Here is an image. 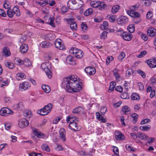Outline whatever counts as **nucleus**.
Instances as JSON below:
<instances>
[{"label":"nucleus","mask_w":156,"mask_h":156,"mask_svg":"<svg viewBox=\"0 0 156 156\" xmlns=\"http://www.w3.org/2000/svg\"><path fill=\"white\" fill-rule=\"evenodd\" d=\"M151 128L150 125H147L144 126H142L140 127V129L142 131H147L149 130Z\"/></svg>","instance_id":"nucleus-37"},{"label":"nucleus","mask_w":156,"mask_h":156,"mask_svg":"<svg viewBox=\"0 0 156 156\" xmlns=\"http://www.w3.org/2000/svg\"><path fill=\"white\" fill-rule=\"evenodd\" d=\"M129 21L128 18L126 16H121L117 19V23L121 25H125Z\"/></svg>","instance_id":"nucleus-8"},{"label":"nucleus","mask_w":156,"mask_h":156,"mask_svg":"<svg viewBox=\"0 0 156 156\" xmlns=\"http://www.w3.org/2000/svg\"><path fill=\"white\" fill-rule=\"evenodd\" d=\"M0 15L4 17H6V16L5 11L2 9H0Z\"/></svg>","instance_id":"nucleus-60"},{"label":"nucleus","mask_w":156,"mask_h":156,"mask_svg":"<svg viewBox=\"0 0 156 156\" xmlns=\"http://www.w3.org/2000/svg\"><path fill=\"white\" fill-rule=\"evenodd\" d=\"M126 149L129 151H135L134 149H133V147H131V146L128 145H126Z\"/></svg>","instance_id":"nucleus-58"},{"label":"nucleus","mask_w":156,"mask_h":156,"mask_svg":"<svg viewBox=\"0 0 156 156\" xmlns=\"http://www.w3.org/2000/svg\"><path fill=\"white\" fill-rule=\"evenodd\" d=\"M85 71L87 75H94L96 72L95 69L92 67L88 66L85 68Z\"/></svg>","instance_id":"nucleus-11"},{"label":"nucleus","mask_w":156,"mask_h":156,"mask_svg":"<svg viewBox=\"0 0 156 156\" xmlns=\"http://www.w3.org/2000/svg\"><path fill=\"white\" fill-rule=\"evenodd\" d=\"M87 25L85 23H83L81 24V28L83 31L86 30H87Z\"/></svg>","instance_id":"nucleus-62"},{"label":"nucleus","mask_w":156,"mask_h":156,"mask_svg":"<svg viewBox=\"0 0 156 156\" xmlns=\"http://www.w3.org/2000/svg\"><path fill=\"white\" fill-rule=\"evenodd\" d=\"M12 10L13 11V14H16V16H19L20 15V10L18 6L16 5L14 6Z\"/></svg>","instance_id":"nucleus-24"},{"label":"nucleus","mask_w":156,"mask_h":156,"mask_svg":"<svg viewBox=\"0 0 156 156\" xmlns=\"http://www.w3.org/2000/svg\"><path fill=\"white\" fill-rule=\"evenodd\" d=\"M115 138L117 140H121L124 138L123 134L119 132H117L115 133Z\"/></svg>","instance_id":"nucleus-20"},{"label":"nucleus","mask_w":156,"mask_h":156,"mask_svg":"<svg viewBox=\"0 0 156 156\" xmlns=\"http://www.w3.org/2000/svg\"><path fill=\"white\" fill-rule=\"evenodd\" d=\"M18 125L21 128H25L29 125V122L25 118H23L19 120Z\"/></svg>","instance_id":"nucleus-9"},{"label":"nucleus","mask_w":156,"mask_h":156,"mask_svg":"<svg viewBox=\"0 0 156 156\" xmlns=\"http://www.w3.org/2000/svg\"><path fill=\"white\" fill-rule=\"evenodd\" d=\"M107 32L104 31L101 34L100 36L101 39H105L107 37Z\"/></svg>","instance_id":"nucleus-49"},{"label":"nucleus","mask_w":156,"mask_h":156,"mask_svg":"<svg viewBox=\"0 0 156 156\" xmlns=\"http://www.w3.org/2000/svg\"><path fill=\"white\" fill-rule=\"evenodd\" d=\"M15 109L19 110L20 111L23 110L24 107L22 102H20L14 106Z\"/></svg>","instance_id":"nucleus-26"},{"label":"nucleus","mask_w":156,"mask_h":156,"mask_svg":"<svg viewBox=\"0 0 156 156\" xmlns=\"http://www.w3.org/2000/svg\"><path fill=\"white\" fill-rule=\"evenodd\" d=\"M30 87V84L27 81L23 82L20 85L19 89L22 91L25 90Z\"/></svg>","instance_id":"nucleus-12"},{"label":"nucleus","mask_w":156,"mask_h":156,"mask_svg":"<svg viewBox=\"0 0 156 156\" xmlns=\"http://www.w3.org/2000/svg\"><path fill=\"white\" fill-rule=\"evenodd\" d=\"M5 64L6 67H8L10 69H12L15 67L14 64L10 62H5Z\"/></svg>","instance_id":"nucleus-30"},{"label":"nucleus","mask_w":156,"mask_h":156,"mask_svg":"<svg viewBox=\"0 0 156 156\" xmlns=\"http://www.w3.org/2000/svg\"><path fill=\"white\" fill-rule=\"evenodd\" d=\"M51 45V44L48 41L42 42L40 44L41 46L43 48H47Z\"/></svg>","instance_id":"nucleus-28"},{"label":"nucleus","mask_w":156,"mask_h":156,"mask_svg":"<svg viewBox=\"0 0 156 156\" xmlns=\"http://www.w3.org/2000/svg\"><path fill=\"white\" fill-rule=\"evenodd\" d=\"M127 29L130 33H133L135 30V26L133 24H130L128 27Z\"/></svg>","instance_id":"nucleus-36"},{"label":"nucleus","mask_w":156,"mask_h":156,"mask_svg":"<svg viewBox=\"0 0 156 156\" xmlns=\"http://www.w3.org/2000/svg\"><path fill=\"white\" fill-rule=\"evenodd\" d=\"M120 35L124 40L128 41H130L133 37V35L131 34L126 32H123Z\"/></svg>","instance_id":"nucleus-10"},{"label":"nucleus","mask_w":156,"mask_h":156,"mask_svg":"<svg viewBox=\"0 0 156 156\" xmlns=\"http://www.w3.org/2000/svg\"><path fill=\"white\" fill-rule=\"evenodd\" d=\"M115 90L119 92H121L122 91L123 88L121 86H118L116 87Z\"/></svg>","instance_id":"nucleus-59"},{"label":"nucleus","mask_w":156,"mask_h":156,"mask_svg":"<svg viewBox=\"0 0 156 156\" xmlns=\"http://www.w3.org/2000/svg\"><path fill=\"white\" fill-rule=\"evenodd\" d=\"M37 112L38 114L41 115H46L48 114L44 107L42 108L37 110Z\"/></svg>","instance_id":"nucleus-22"},{"label":"nucleus","mask_w":156,"mask_h":156,"mask_svg":"<svg viewBox=\"0 0 156 156\" xmlns=\"http://www.w3.org/2000/svg\"><path fill=\"white\" fill-rule=\"evenodd\" d=\"M120 9V6L118 5H115L113 6L111 9V12L112 14H115L117 13Z\"/></svg>","instance_id":"nucleus-23"},{"label":"nucleus","mask_w":156,"mask_h":156,"mask_svg":"<svg viewBox=\"0 0 156 156\" xmlns=\"http://www.w3.org/2000/svg\"><path fill=\"white\" fill-rule=\"evenodd\" d=\"M41 148L43 151H49L50 149L48 146L46 144H44L41 146Z\"/></svg>","instance_id":"nucleus-44"},{"label":"nucleus","mask_w":156,"mask_h":156,"mask_svg":"<svg viewBox=\"0 0 156 156\" xmlns=\"http://www.w3.org/2000/svg\"><path fill=\"white\" fill-rule=\"evenodd\" d=\"M13 11L10 9H8L7 11V14L8 16L10 18H12L13 15Z\"/></svg>","instance_id":"nucleus-43"},{"label":"nucleus","mask_w":156,"mask_h":156,"mask_svg":"<svg viewBox=\"0 0 156 156\" xmlns=\"http://www.w3.org/2000/svg\"><path fill=\"white\" fill-rule=\"evenodd\" d=\"M14 62L16 64L19 65H21L23 63V61L18 58H15Z\"/></svg>","instance_id":"nucleus-41"},{"label":"nucleus","mask_w":156,"mask_h":156,"mask_svg":"<svg viewBox=\"0 0 156 156\" xmlns=\"http://www.w3.org/2000/svg\"><path fill=\"white\" fill-rule=\"evenodd\" d=\"M121 98L123 99H127L129 98V95L127 93L124 92L121 96Z\"/></svg>","instance_id":"nucleus-45"},{"label":"nucleus","mask_w":156,"mask_h":156,"mask_svg":"<svg viewBox=\"0 0 156 156\" xmlns=\"http://www.w3.org/2000/svg\"><path fill=\"white\" fill-rule=\"evenodd\" d=\"M138 137L140 139L143 140H146L147 138H148V136H147L144 133H139Z\"/></svg>","instance_id":"nucleus-33"},{"label":"nucleus","mask_w":156,"mask_h":156,"mask_svg":"<svg viewBox=\"0 0 156 156\" xmlns=\"http://www.w3.org/2000/svg\"><path fill=\"white\" fill-rule=\"evenodd\" d=\"M131 98L132 100H139L140 99V97L138 94L136 93H134L132 94L131 96Z\"/></svg>","instance_id":"nucleus-27"},{"label":"nucleus","mask_w":156,"mask_h":156,"mask_svg":"<svg viewBox=\"0 0 156 156\" xmlns=\"http://www.w3.org/2000/svg\"><path fill=\"white\" fill-rule=\"evenodd\" d=\"M74 119L76 120L75 118H73V116H69L67 118V121L68 123H70L71 122L75 121Z\"/></svg>","instance_id":"nucleus-48"},{"label":"nucleus","mask_w":156,"mask_h":156,"mask_svg":"<svg viewBox=\"0 0 156 156\" xmlns=\"http://www.w3.org/2000/svg\"><path fill=\"white\" fill-rule=\"evenodd\" d=\"M23 64L26 66H28L32 65V63L29 59L25 58L23 61Z\"/></svg>","instance_id":"nucleus-34"},{"label":"nucleus","mask_w":156,"mask_h":156,"mask_svg":"<svg viewBox=\"0 0 156 156\" xmlns=\"http://www.w3.org/2000/svg\"><path fill=\"white\" fill-rule=\"evenodd\" d=\"M140 5L139 4L136 5H133L131 7V8H133V9H131V10L133 11V10H136L138 9Z\"/></svg>","instance_id":"nucleus-61"},{"label":"nucleus","mask_w":156,"mask_h":156,"mask_svg":"<svg viewBox=\"0 0 156 156\" xmlns=\"http://www.w3.org/2000/svg\"><path fill=\"white\" fill-rule=\"evenodd\" d=\"M52 106V104L51 103H49L44 107V108L46 109L48 113L51 111Z\"/></svg>","instance_id":"nucleus-32"},{"label":"nucleus","mask_w":156,"mask_h":156,"mask_svg":"<svg viewBox=\"0 0 156 156\" xmlns=\"http://www.w3.org/2000/svg\"><path fill=\"white\" fill-rule=\"evenodd\" d=\"M28 49V45L25 44H23L20 47V51L21 52L25 53L27 52Z\"/></svg>","instance_id":"nucleus-17"},{"label":"nucleus","mask_w":156,"mask_h":156,"mask_svg":"<svg viewBox=\"0 0 156 156\" xmlns=\"http://www.w3.org/2000/svg\"><path fill=\"white\" fill-rule=\"evenodd\" d=\"M48 64V62L43 63L41 64V67L45 71L47 76L50 78L52 76V73L47 66Z\"/></svg>","instance_id":"nucleus-6"},{"label":"nucleus","mask_w":156,"mask_h":156,"mask_svg":"<svg viewBox=\"0 0 156 156\" xmlns=\"http://www.w3.org/2000/svg\"><path fill=\"white\" fill-rule=\"evenodd\" d=\"M6 108H2L0 110V115L2 116H4L6 115Z\"/></svg>","instance_id":"nucleus-50"},{"label":"nucleus","mask_w":156,"mask_h":156,"mask_svg":"<svg viewBox=\"0 0 156 156\" xmlns=\"http://www.w3.org/2000/svg\"><path fill=\"white\" fill-rule=\"evenodd\" d=\"M66 61L67 62H72L73 61V57L71 55L68 56L66 58Z\"/></svg>","instance_id":"nucleus-57"},{"label":"nucleus","mask_w":156,"mask_h":156,"mask_svg":"<svg viewBox=\"0 0 156 156\" xmlns=\"http://www.w3.org/2000/svg\"><path fill=\"white\" fill-rule=\"evenodd\" d=\"M93 9L92 8H90L87 9L84 12V14L85 16H87L91 14L93 12Z\"/></svg>","instance_id":"nucleus-40"},{"label":"nucleus","mask_w":156,"mask_h":156,"mask_svg":"<svg viewBox=\"0 0 156 156\" xmlns=\"http://www.w3.org/2000/svg\"><path fill=\"white\" fill-rule=\"evenodd\" d=\"M91 6L93 8L98 7L100 10L102 9L107 10L109 8V5H106L105 2H101L99 1L92 2L90 3Z\"/></svg>","instance_id":"nucleus-3"},{"label":"nucleus","mask_w":156,"mask_h":156,"mask_svg":"<svg viewBox=\"0 0 156 156\" xmlns=\"http://www.w3.org/2000/svg\"><path fill=\"white\" fill-rule=\"evenodd\" d=\"M61 40L60 39H57L56 41L55 45L56 48L60 50H63L65 49V47L61 43Z\"/></svg>","instance_id":"nucleus-13"},{"label":"nucleus","mask_w":156,"mask_h":156,"mask_svg":"<svg viewBox=\"0 0 156 156\" xmlns=\"http://www.w3.org/2000/svg\"><path fill=\"white\" fill-rule=\"evenodd\" d=\"M32 130L34 134L37 136L39 138L43 137L45 135L44 134L38 131V130L35 128H33Z\"/></svg>","instance_id":"nucleus-19"},{"label":"nucleus","mask_w":156,"mask_h":156,"mask_svg":"<svg viewBox=\"0 0 156 156\" xmlns=\"http://www.w3.org/2000/svg\"><path fill=\"white\" fill-rule=\"evenodd\" d=\"M27 38L25 36H22L20 40V43H23L26 40Z\"/></svg>","instance_id":"nucleus-63"},{"label":"nucleus","mask_w":156,"mask_h":156,"mask_svg":"<svg viewBox=\"0 0 156 156\" xmlns=\"http://www.w3.org/2000/svg\"><path fill=\"white\" fill-rule=\"evenodd\" d=\"M133 73V69H129L126 71V75L127 76H129L132 74Z\"/></svg>","instance_id":"nucleus-46"},{"label":"nucleus","mask_w":156,"mask_h":156,"mask_svg":"<svg viewBox=\"0 0 156 156\" xmlns=\"http://www.w3.org/2000/svg\"><path fill=\"white\" fill-rule=\"evenodd\" d=\"M23 115L26 118H30L31 112L30 110H26L24 112Z\"/></svg>","instance_id":"nucleus-39"},{"label":"nucleus","mask_w":156,"mask_h":156,"mask_svg":"<svg viewBox=\"0 0 156 156\" xmlns=\"http://www.w3.org/2000/svg\"><path fill=\"white\" fill-rule=\"evenodd\" d=\"M42 88L44 92L46 93H48L50 91V87L46 85H43L42 86Z\"/></svg>","instance_id":"nucleus-29"},{"label":"nucleus","mask_w":156,"mask_h":156,"mask_svg":"<svg viewBox=\"0 0 156 156\" xmlns=\"http://www.w3.org/2000/svg\"><path fill=\"white\" fill-rule=\"evenodd\" d=\"M113 59V57L112 56H108L106 60V63L108 65L111 61Z\"/></svg>","instance_id":"nucleus-54"},{"label":"nucleus","mask_w":156,"mask_h":156,"mask_svg":"<svg viewBox=\"0 0 156 156\" xmlns=\"http://www.w3.org/2000/svg\"><path fill=\"white\" fill-rule=\"evenodd\" d=\"M29 156H42V155L41 153H37L34 152L29 153Z\"/></svg>","instance_id":"nucleus-51"},{"label":"nucleus","mask_w":156,"mask_h":156,"mask_svg":"<svg viewBox=\"0 0 156 156\" xmlns=\"http://www.w3.org/2000/svg\"><path fill=\"white\" fill-rule=\"evenodd\" d=\"M137 73L140 75L143 78H144L146 76L145 73L142 71L141 69H139L137 71Z\"/></svg>","instance_id":"nucleus-52"},{"label":"nucleus","mask_w":156,"mask_h":156,"mask_svg":"<svg viewBox=\"0 0 156 156\" xmlns=\"http://www.w3.org/2000/svg\"><path fill=\"white\" fill-rule=\"evenodd\" d=\"M125 56V53L124 52H122L120 55L118 56V58L119 59L122 60Z\"/></svg>","instance_id":"nucleus-56"},{"label":"nucleus","mask_w":156,"mask_h":156,"mask_svg":"<svg viewBox=\"0 0 156 156\" xmlns=\"http://www.w3.org/2000/svg\"><path fill=\"white\" fill-rule=\"evenodd\" d=\"M83 110V108L81 106L75 108L73 111V112L74 113L80 114L82 113Z\"/></svg>","instance_id":"nucleus-21"},{"label":"nucleus","mask_w":156,"mask_h":156,"mask_svg":"<svg viewBox=\"0 0 156 156\" xmlns=\"http://www.w3.org/2000/svg\"><path fill=\"white\" fill-rule=\"evenodd\" d=\"M147 35L151 37L155 36L156 33V30L154 27H149L147 31Z\"/></svg>","instance_id":"nucleus-15"},{"label":"nucleus","mask_w":156,"mask_h":156,"mask_svg":"<svg viewBox=\"0 0 156 156\" xmlns=\"http://www.w3.org/2000/svg\"><path fill=\"white\" fill-rule=\"evenodd\" d=\"M147 63L151 68L156 67V59L154 58L147 60Z\"/></svg>","instance_id":"nucleus-14"},{"label":"nucleus","mask_w":156,"mask_h":156,"mask_svg":"<svg viewBox=\"0 0 156 156\" xmlns=\"http://www.w3.org/2000/svg\"><path fill=\"white\" fill-rule=\"evenodd\" d=\"M78 121V120H77V121H75L71 122L70 123H70L69 125V128L70 129L75 131H78L80 130L81 129V127L76 123V122Z\"/></svg>","instance_id":"nucleus-7"},{"label":"nucleus","mask_w":156,"mask_h":156,"mask_svg":"<svg viewBox=\"0 0 156 156\" xmlns=\"http://www.w3.org/2000/svg\"><path fill=\"white\" fill-rule=\"evenodd\" d=\"M150 121V120L149 119H146L142 120L140 124L141 125H144L146 123H147Z\"/></svg>","instance_id":"nucleus-53"},{"label":"nucleus","mask_w":156,"mask_h":156,"mask_svg":"<svg viewBox=\"0 0 156 156\" xmlns=\"http://www.w3.org/2000/svg\"><path fill=\"white\" fill-rule=\"evenodd\" d=\"M153 16V13L151 11L148 12L147 14L146 17L147 19H150Z\"/></svg>","instance_id":"nucleus-55"},{"label":"nucleus","mask_w":156,"mask_h":156,"mask_svg":"<svg viewBox=\"0 0 156 156\" xmlns=\"http://www.w3.org/2000/svg\"><path fill=\"white\" fill-rule=\"evenodd\" d=\"M69 52L78 58H81L83 56V51L80 50L75 47L72 48L69 50Z\"/></svg>","instance_id":"nucleus-5"},{"label":"nucleus","mask_w":156,"mask_h":156,"mask_svg":"<svg viewBox=\"0 0 156 156\" xmlns=\"http://www.w3.org/2000/svg\"><path fill=\"white\" fill-rule=\"evenodd\" d=\"M55 37L54 34L51 33H48L45 35V38L49 41L53 40Z\"/></svg>","instance_id":"nucleus-25"},{"label":"nucleus","mask_w":156,"mask_h":156,"mask_svg":"<svg viewBox=\"0 0 156 156\" xmlns=\"http://www.w3.org/2000/svg\"><path fill=\"white\" fill-rule=\"evenodd\" d=\"M147 52L146 51H143L140 53V54L138 56V57L139 58H142L146 55Z\"/></svg>","instance_id":"nucleus-64"},{"label":"nucleus","mask_w":156,"mask_h":156,"mask_svg":"<svg viewBox=\"0 0 156 156\" xmlns=\"http://www.w3.org/2000/svg\"><path fill=\"white\" fill-rule=\"evenodd\" d=\"M66 131L64 129H61L59 131L60 136L61 140L63 141H66V139L65 136Z\"/></svg>","instance_id":"nucleus-16"},{"label":"nucleus","mask_w":156,"mask_h":156,"mask_svg":"<svg viewBox=\"0 0 156 156\" xmlns=\"http://www.w3.org/2000/svg\"><path fill=\"white\" fill-rule=\"evenodd\" d=\"M83 4L81 0H69L67 2V6L70 9L76 10L82 7Z\"/></svg>","instance_id":"nucleus-2"},{"label":"nucleus","mask_w":156,"mask_h":156,"mask_svg":"<svg viewBox=\"0 0 156 156\" xmlns=\"http://www.w3.org/2000/svg\"><path fill=\"white\" fill-rule=\"evenodd\" d=\"M116 85V83L115 82L112 81L110 83L109 90H110V92H111L114 90V89Z\"/></svg>","instance_id":"nucleus-38"},{"label":"nucleus","mask_w":156,"mask_h":156,"mask_svg":"<svg viewBox=\"0 0 156 156\" xmlns=\"http://www.w3.org/2000/svg\"><path fill=\"white\" fill-rule=\"evenodd\" d=\"M130 108L127 106H124L122 108V111L124 113V114L127 115L130 110Z\"/></svg>","instance_id":"nucleus-31"},{"label":"nucleus","mask_w":156,"mask_h":156,"mask_svg":"<svg viewBox=\"0 0 156 156\" xmlns=\"http://www.w3.org/2000/svg\"><path fill=\"white\" fill-rule=\"evenodd\" d=\"M73 19L71 18L69 19V23H70V28L72 30H76L77 29V25L76 22H73Z\"/></svg>","instance_id":"nucleus-18"},{"label":"nucleus","mask_w":156,"mask_h":156,"mask_svg":"<svg viewBox=\"0 0 156 156\" xmlns=\"http://www.w3.org/2000/svg\"><path fill=\"white\" fill-rule=\"evenodd\" d=\"M138 116V115L137 114L135 113L132 114L131 115V117L133 118V120L135 121V122H136L137 120Z\"/></svg>","instance_id":"nucleus-47"},{"label":"nucleus","mask_w":156,"mask_h":156,"mask_svg":"<svg viewBox=\"0 0 156 156\" xmlns=\"http://www.w3.org/2000/svg\"><path fill=\"white\" fill-rule=\"evenodd\" d=\"M48 20H50V22L48 23L47 22H46V23L49 24L53 27H55V25L54 22V19L53 18L49 17Z\"/></svg>","instance_id":"nucleus-42"},{"label":"nucleus","mask_w":156,"mask_h":156,"mask_svg":"<svg viewBox=\"0 0 156 156\" xmlns=\"http://www.w3.org/2000/svg\"><path fill=\"white\" fill-rule=\"evenodd\" d=\"M126 12L129 16L134 18L133 22L135 24H137L141 21L140 15L138 12L132 10H127Z\"/></svg>","instance_id":"nucleus-4"},{"label":"nucleus","mask_w":156,"mask_h":156,"mask_svg":"<svg viewBox=\"0 0 156 156\" xmlns=\"http://www.w3.org/2000/svg\"><path fill=\"white\" fill-rule=\"evenodd\" d=\"M9 48L6 47H5L4 48L3 53L6 56H9L10 54V52L9 51Z\"/></svg>","instance_id":"nucleus-35"},{"label":"nucleus","mask_w":156,"mask_h":156,"mask_svg":"<svg viewBox=\"0 0 156 156\" xmlns=\"http://www.w3.org/2000/svg\"><path fill=\"white\" fill-rule=\"evenodd\" d=\"M62 87L69 92H78L81 89L79 82L73 76L64 78L62 83Z\"/></svg>","instance_id":"nucleus-1"}]
</instances>
